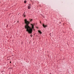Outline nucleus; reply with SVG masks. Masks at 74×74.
<instances>
[{
    "instance_id": "1",
    "label": "nucleus",
    "mask_w": 74,
    "mask_h": 74,
    "mask_svg": "<svg viewBox=\"0 0 74 74\" xmlns=\"http://www.w3.org/2000/svg\"><path fill=\"white\" fill-rule=\"evenodd\" d=\"M25 22L26 24L25 25V28L26 29V31L28 32V33L29 34H32L33 32V29H34V24H31L32 27H31L30 26H29V25L30 24V22L27 21V20L25 19Z\"/></svg>"
},
{
    "instance_id": "2",
    "label": "nucleus",
    "mask_w": 74,
    "mask_h": 74,
    "mask_svg": "<svg viewBox=\"0 0 74 74\" xmlns=\"http://www.w3.org/2000/svg\"><path fill=\"white\" fill-rule=\"evenodd\" d=\"M42 26L44 28H45V27H47V25H44V24H43Z\"/></svg>"
},
{
    "instance_id": "3",
    "label": "nucleus",
    "mask_w": 74,
    "mask_h": 74,
    "mask_svg": "<svg viewBox=\"0 0 74 74\" xmlns=\"http://www.w3.org/2000/svg\"><path fill=\"white\" fill-rule=\"evenodd\" d=\"M31 8V7H30V5L29 4V5L28 6V9H30Z\"/></svg>"
},
{
    "instance_id": "4",
    "label": "nucleus",
    "mask_w": 74,
    "mask_h": 74,
    "mask_svg": "<svg viewBox=\"0 0 74 74\" xmlns=\"http://www.w3.org/2000/svg\"><path fill=\"white\" fill-rule=\"evenodd\" d=\"M25 15V13H24L23 14V16H24V17H25L26 15Z\"/></svg>"
},
{
    "instance_id": "5",
    "label": "nucleus",
    "mask_w": 74,
    "mask_h": 74,
    "mask_svg": "<svg viewBox=\"0 0 74 74\" xmlns=\"http://www.w3.org/2000/svg\"><path fill=\"white\" fill-rule=\"evenodd\" d=\"M38 32L39 33H40V34H41V33H42L40 31H38Z\"/></svg>"
},
{
    "instance_id": "6",
    "label": "nucleus",
    "mask_w": 74,
    "mask_h": 74,
    "mask_svg": "<svg viewBox=\"0 0 74 74\" xmlns=\"http://www.w3.org/2000/svg\"><path fill=\"white\" fill-rule=\"evenodd\" d=\"M24 3H26V1H24Z\"/></svg>"
},
{
    "instance_id": "7",
    "label": "nucleus",
    "mask_w": 74,
    "mask_h": 74,
    "mask_svg": "<svg viewBox=\"0 0 74 74\" xmlns=\"http://www.w3.org/2000/svg\"><path fill=\"white\" fill-rule=\"evenodd\" d=\"M33 36V35H30V36L31 37H32Z\"/></svg>"
},
{
    "instance_id": "8",
    "label": "nucleus",
    "mask_w": 74,
    "mask_h": 74,
    "mask_svg": "<svg viewBox=\"0 0 74 74\" xmlns=\"http://www.w3.org/2000/svg\"><path fill=\"white\" fill-rule=\"evenodd\" d=\"M31 21H32V19L30 20V21L31 22Z\"/></svg>"
},
{
    "instance_id": "9",
    "label": "nucleus",
    "mask_w": 74,
    "mask_h": 74,
    "mask_svg": "<svg viewBox=\"0 0 74 74\" xmlns=\"http://www.w3.org/2000/svg\"><path fill=\"white\" fill-rule=\"evenodd\" d=\"M40 23H41V22H40Z\"/></svg>"
},
{
    "instance_id": "10",
    "label": "nucleus",
    "mask_w": 74,
    "mask_h": 74,
    "mask_svg": "<svg viewBox=\"0 0 74 74\" xmlns=\"http://www.w3.org/2000/svg\"><path fill=\"white\" fill-rule=\"evenodd\" d=\"M11 63V62H10V63Z\"/></svg>"
}]
</instances>
